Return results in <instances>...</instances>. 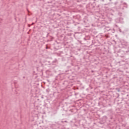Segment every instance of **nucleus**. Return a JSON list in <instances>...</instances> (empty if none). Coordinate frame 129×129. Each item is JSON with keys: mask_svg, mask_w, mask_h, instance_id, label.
Wrapping results in <instances>:
<instances>
[{"mask_svg": "<svg viewBox=\"0 0 129 129\" xmlns=\"http://www.w3.org/2000/svg\"><path fill=\"white\" fill-rule=\"evenodd\" d=\"M17 83V82H14V84H16Z\"/></svg>", "mask_w": 129, "mask_h": 129, "instance_id": "f257e3e1", "label": "nucleus"}, {"mask_svg": "<svg viewBox=\"0 0 129 129\" xmlns=\"http://www.w3.org/2000/svg\"><path fill=\"white\" fill-rule=\"evenodd\" d=\"M110 2H111L112 0H109Z\"/></svg>", "mask_w": 129, "mask_h": 129, "instance_id": "f03ea898", "label": "nucleus"}, {"mask_svg": "<svg viewBox=\"0 0 129 129\" xmlns=\"http://www.w3.org/2000/svg\"><path fill=\"white\" fill-rule=\"evenodd\" d=\"M46 49H48V47H46Z\"/></svg>", "mask_w": 129, "mask_h": 129, "instance_id": "7ed1b4c3", "label": "nucleus"}, {"mask_svg": "<svg viewBox=\"0 0 129 129\" xmlns=\"http://www.w3.org/2000/svg\"><path fill=\"white\" fill-rule=\"evenodd\" d=\"M32 25H34V23H32Z\"/></svg>", "mask_w": 129, "mask_h": 129, "instance_id": "20e7f679", "label": "nucleus"}]
</instances>
